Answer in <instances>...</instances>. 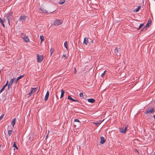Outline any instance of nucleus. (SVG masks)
Returning <instances> with one entry per match:
<instances>
[{
	"label": "nucleus",
	"instance_id": "obj_1",
	"mask_svg": "<svg viewBox=\"0 0 155 155\" xmlns=\"http://www.w3.org/2000/svg\"><path fill=\"white\" fill-rule=\"evenodd\" d=\"M12 12H10L6 14V18L7 20V23L10 25V20L13 18Z\"/></svg>",
	"mask_w": 155,
	"mask_h": 155
},
{
	"label": "nucleus",
	"instance_id": "obj_2",
	"mask_svg": "<svg viewBox=\"0 0 155 155\" xmlns=\"http://www.w3.org/2000/svg\"><path fill=\"white\" fill-rule=\"evenodd\" d=\"M63 21L61 20L56 19L54 21L53 25L54 26H58L62 23Z\"/></svg>",
	"mask_w": 155,
	"mask_h": 155
},
{
	"label": "nucleus",
	"instance_id": "obj_3",
	"mask_svg": "<svg viewBox=\"0 0 155 155\" xmlns=\"http://www.w3.org/2000/svg\"><path fill=\"white\" fill-rule=\"evenodd\" d=\"M154 111V109L153 107H152L151 108H149L146 109V110L145 111V113L146 114H153V112Z\"/></svg>",
	"mask_w": 155,
	"mask_h": 155
},
{
	"label": "nucleus",
	"instance_id": "obj_4",
	"mask_svg": "<svg viewBox=\"0 0 155 155\" xmlns=\"http://www.w3.org/2000/svg\"><path fill=\"white\" fill-rule=\"evenodd\" d=\"M43 57L42 55H39L37 54V62L39 63L41 62L43 59Z\"/></svg>",
	"mask_w": 155,
	"mask_h": 155
},
{
	"label": "nucleus",
	"instance_id": "obj_5",
	"mask_svg": "<svg viewBox=\"0 0 155 155\" xmlns=\"http://www.w3.org/2000/svg\"><path fill=\"white\" fill-rule=\"evenodd\" d=\"M27 18V17L26 15H21L20 17L19 21L22 22H23L25 21Z\"/></svg>",
	"mask_w": 155,
	"mask_h": 155
},
{
	"label": "nucleus",
	"instance_id": "obj_6",
	"mask_svg": "<svg viewBox=\"0 0 155 155\" xmlns=\"http://www.w3.org/2000/svg\"><path fill=\"white\" fill-rule=\"evenodd\" d=\"M127 127H126L125 128H119V131L121 133L124 134L125 133L127 130Z\"/></svg>",
	"mask_w": 155,
	"mask_h": 155
},
{
	"label": "nucleus",
	"instance_id": "obj_7",
	"mask_svg": "<svg viewBox=\"0 0 155 155\" xmlns=\"http://www.w3.org/2000/svg\"><path fill=\"white\" fill-rule=\"evenodd\" d=\"M37 88H31V91L28 93V95H29L28 97H29L31 96L32 94L33 93L35 92L36 90V89Z\"/></svg>",
	"mask_w": 155,
	"mask_h": 155
},
{
	"label": "nucleus",
	"instance_id": "obj_8",
	"mask_svg": "<svg viewBox=\"0 0 155 155\" xmlns=\"http://www.w3.org/2000/svg\"><path fill=\"white\" fill-rule=\"evenodd\" d=\"M38 12L41 13H48V11L44 10V8H39L38 10Z\"/></svg>",
	"mask_w": 155,
	"mask_h": 155
},
{
	"label": "nucleus",
	"instance_id": "obj_9",
	"mask_svg": "<svg viewBox=\"0 0 155 155\" xmlns=\"http://www.w3.org/2000/svg\"><path fill=\"white\" fill-rule=\"evenodd\" d=\"M22 38L26 42H29L30 41L29 39L28 36H25Z\"/></svg>",
	"mask_w": 155,
	"mask_h": 155
},
{
	"label": "nucleus",
	"instance_id": "obj_10",
	"mask_svg": "<svg viewBox=\"0 0 155 155\" xmlns=\"http://www.w3.org/2000/svg\"><path fill=\"white\" fill-rule=\"evenodd\" d=\"M49 95V92L48 91H47L46 92V94L45 96V98L44 99V100L45 101H47L48 100Z\"/></svg>",
	"mask_w": 155,
	"mask_h": 155
},
{
	"label": "nucleus",
	"instance_id": "obj_11",
	"mask_svg": "<svg viewBox=\"0 0 155 155\" xmlns=\"http://www.w3.org/2000/svg\"><path fill=\"white\" fill-rule=\"evenodd\" d=\"M119 50L118 48H116L114 50V53L116 54V55L117 56H120V54L118 53Z\"/></svg>",
	"mask_w": 155,
	"mask_h": 155
},
{
	"label": "nucleus",
	"instance_id": "obj_12",
	"mask_svg": "<svg viewBox=\"0 0 155 155\" xmlns=\"http://www.w3.org/2000/svg\"><path fill=\"white\" fill-rule=\"evenodd\" d=\"M101 141L100 143L101 144L104 143L105 142V140L104 137H100Z\"/></svg>",
	"mask_w": 155,
	"mask_h": 155
},
{
	"label": "nucleus",
	"instance_id": "obj_13",
	"mask_svg": "<svg viewBox=\"0 0 155 155\" xmlns=\"http://www.w3.org/2000/svg\"><path fill=\"white\" fill-rule=\"evenodd\" d=\"M68 99L70 100H71L72 101H74V102H79L78 101L73 99L70 96H68Z\"/></svg>",
	"mask_w": 155,
	"mask_h": 155
},
{
	"label": "nucleus",
	"instance_id": "obj_14",
	"mask_svg": "<svg viewBox=\"0 0 155 155\" xmlns=\"http://www.w3.org/2000/svg\"><path fill=\"white\" fill-rule=\"evenodd\" d=\"M87 101L91 103H94L95 102V100L93 98H89L88 99Z\"/></svg>",
	"mask_w": 155,
	"mask_h": 155
},
{
	"label": "nucleus",
	"instance_id": "obj_15",
	"mask_svg": "<svg viewBox=\"0 0 155 155\" xmlns=\"http://www.w3.org/2000/svg\"><path fill=\"white\" fill-rule=\"evenodd\" d=\"M83 43L85 45H87L88 43V38H84Z\"/></svg>",
	"mask_w": 155,
	"mask_h": 155
},
{
	"label": "nucleus",
	"instance_id": "obj_16",
	"mask_svg": "<svg viewBox=\"0 0 155 155\" xmlns=\"http://www.w3.org/2000/svg\"><path fill=\"white\" fill-rule=\"evenodd\" d=\"M151 19H150L147 22V24L146 25V26H147V27H149V26H150L151 24Z\"/></svg>",
	"mask_w": 155,
	"mask_h": 155
},
{
	"label": "nucleus",
	"instance_id": "obj_17",
	"mask_svg": "<svg viewBox=\"0 0 155 155\" xmlns=\"http://www.w3.org/2000/svg\"><path fill=\"white\" fill-rule=\"evenodd\" d=\"M16 119L15 118L13 119L12 121L11 122V124L12 125V126L13 127H14L15 124V121H16Z\"/></svg>",
	"mask_w": 155,
	"mask_h": 155
},
{
	"label": "nucleus",
	"instance_id": "obj_18",
	"mask_svg": "<svg viewBox=\"0 0 155 155\" xmlns=\"http://www.w3.org/2000/svg\"><path fill=\"white\" fill-rule=\"evenodd\" d=\"M64 93H65V91L63 89H62L61 90V94L60 98H61L63 97Z\"/></svg>",
	"mask_w": 155,
	"mask_h": 155
},
{
	"label": "nucleus",
	"instance_id": "obj_19",
	"mask_svg": "<svg viewBox=\"0 0 155 155\" xmlns=\"http://www.w3.org/2000/svg\"><path fill=\"white\" fill-rule=\"evenodd\" d=\"M138 6V7L137 9H135L134 11V12H137L140 9V7L139 6Z\"/></svg>",
	"mask_w": 155,
	"mask_h": 155
},
{
	"label": "nucleus",
	"instance_id": "obj_20",
	"mask_svg": "<svg viewBox=\"0 0 155 155\" xmlns=\"http://www.w3.org/2000/svg\"><path fill=\"white\" fill-rule=\"evenodd\" d=\"M103 121H101L99 123H97V122L94 123L95 124V125L96 126L98 127L99 125L101 124V123L103 122Z\"/></svg>",
	"mask_w": 155,
	"mask_h": 155
},
{
	"label": "nucleus",
	"instance_id": "obj_21",
	"mask_svg": "<svg viewBox=\"0 0 155 155\" xmlns=\"http://www.w3.org/2000/svg\"><path fill=\"white\" fill-rule=\"evenodd\" d=\"M147 26H146V25L144 26L143 28L141 30V31H145L147 29Z\"/></svg>",
	"mask_w": 155,
	"mask_h": 155
},
{
	"label": "nucleus",
	"instance_id": "obj_22",
	"mask_svg": "<svg viewBox=\"0 0 155 155\" xmlns=\"http://www.w3.org/2000/svg\"><path fill=\"white\" fill-rule=\"evenodd\" d=\"M54 48H51L50 49V51L51 52V56L52 55L53 53L54 52Z\"/></svg>",
	"mask_w": 155,
	"mask_h": 155
},
{
	"label": "nucleus",
	"instance_id": "obj_23",
	"mask_svg": "<svg viewBox=\"0 0 155 155\" xmlns=\"http://www.w3.org/2000/svg\"><path fill=\"white\" fill-rule=\"evenodd\" d=\"M143 25L144 24H141L140 25L139 27L137 28V30H139L143 26Z\"/></svg>",
	"mask_w": 155,
	"mask_h": 155
},
{
	"label": "nucleus",
	"instance_id": "obj_24",
	"mask_svg": "<svg viewBox=\"0 0 155 155\" xmlns=\"http://www.w3.org/2000/svg\"><path fill=\"white\" fill-rule=\"evenodd\" d=\"M40 38L41 40V43L44 40V37H43V36H40Z\"/></svg>",
	"mask_w": 155,
	"mask_h": 155
},
{
	"label": "nucleus",
	"instance_id": "obj_25",
	"mask_svg": "<svg viewBox=\"0 0 155 155\" xmlns=\"http://www.w3.org/2000/svg\"><path fill=\"white\" fill-rule=\"evenodd\" d=\"M64 46L67 49L68 43L67 41H66L64 43Z\"/></svg>",
	"mask_w": 155,
	"mask_h": 155
},
{
	"label": "nucleus",
	"instance_id": "obj_26",
	"mask_svg": "<svg viewBox=\"0 0 155 155\" xmlns=\"http://www.w3.org/2000/svg\"><path fill=\"white\" fill-rule=\"evenodd\" d=\"M14 81V78H13V79H12L11 80V81L9 83V84H10V85H12L13 82Z\"/></svg>",
	"mask_w": 155,
	"mask_h": 155
},
{
	"label": "nucleus",
	"instance_id": "obj_27",
	"mask_svg": "<svg viewBox=\"0 0 155 155\" xmlns=\"http://www.w3.org/2000/svg\"><path fill=\"white\" fill-rule=\"evenodd\" d=\"M24 76V75H20L19 77H18L17 78L19 80L20 79H21L22 78H23Z\"/></svg>",
	"mask_w": 155,
	"mask_h": 155
},
{
	"label": "nucleus",
	"instance_id": "obj_28",
	"mask_svg": "<svg viewBox=\"0 0 155 155\" xmlns=\"http://www.w3.org/2000/svg\"><path fill=\"white\" fill-rule=\"evenodd\" d=\"M12 133V130H9L8 131V134L9 136Z\"/></svg>",
	"mask_w": 155,
	"mask_h": 155
},
{
	"label": "nucleus",
	"instance_id": "obj_29",
	"mask_svg": "<svg viewBox=\"0 0 155 155\" xmlns=\"http://www.w3.org/2000/svg\"><path fill=\"white\" fill-rule=\"evenodd\" d=\"M13 146L14 147H15V148L16 149H18V148L16 144V143H15V142H14V144L13 145Z\"/></svg>",
	"mask_w": 155,
	"mask_h": 155
},
{
	"label": "nucleus",
	"instance_id": "obj_30",
	"mask_svg": "<svg viewBox=\"0 0 155 155\" xmlns=\"http://www.w3.org/2000/svg\"><path fill=\"white\" fill-rule=\"evenodd\" d=\"M65 2V0H64L63 1L61 2H59L58 3L59 4H60V5H62V4H63Z\"/></svg>",
	"mask_w": 155,
	"mask_h": 155
},
{
	"label": "nucleus",
	"instance_id": "obj_31",
	"mask_svg": "<svg viewBox=\"0 0 155 155\" xmlns=\"http://www.w3.org/2000/svg\"><path fill=\"white\" fill-rule=\"evenodd\" d=\"M3 21L4 20L3 19H2L1 18H0V22L1 24L4 23Z\"/></svg>",
	"mask_w": 155,
	"mask_h": 155
},
{
	"label": "nucleus",
	"instance_id": "obj_32",
	"mask_svg": "<svg viewBox=\"0 0 155 155\" xmlns=\"http://www.w3.org/2000/svg\"><path fill=\"white\" fill-rule=\"evenodd\" d=\"M80 96L81 97H83V94L82 93H81L79 94Z\"/></svg>",
	"mask_w": 155,
	"mask_h": 155
},
{
	"label": "nucleus",
	"instance_id": "obj_33",
	"mask_svg": "<svg viewBox=\"0 0 155 155\" xmlns=\"http://www.w3.org/2000/svg\"><path fill=\"white\" fill-rule=\"evenodd\" d=\"M74 122H79L80 123V122L79 121V120L78 119H75L74 120Z\"/></svg>",
	"mask_w": 155,
	"mask_h": 155
},
{
	"label": "nucleus",
	"instance_id": "obj_34",
	"mask_svg": "<svg viewBox=\"0 0 155 155\" xmlns=\"http://www.w3.org/2000/svg\"><path fill=\"white\" fill-rule=\"evenodd\" d=\"M106 71H104V72L101 75V76L102 77H103Z\"/></svg>",
	"mask_w": 155,
	"mask_h": 155
},
{
	"label": "nucleus",
	"instance_id": "obj_35",
	"mask_svg": "<svg viewBox=\"0 0 155 155\" xmlns=\"http://www.w3.org/2000/svg\"><path fill=\"white\" fill-rule=\"evenodd\" d=\"M4 90V89L2 87V88L0 90V94H1Z\"/></svg>",
	"mask_w": 155,
	"mask_h": 155
},
{
	"label": "nucleus",
	"instance_id": "obj_36",
	"mask_svg": "<svg viewBox=\"0 0 155 155\" xmlns=\"http://www.w3.org/2000/svg\"><path fill=\"white\" fill-rule=\"evenodd\" d=\"M4 116V114H2L0 117V120L2 118L3 116Z\"/></svg>",
	"mask_w": 155,
	"mask_h": 155
},
{
	"label": "nucleus",
	"instance_id": "obj_37",
	"mask_svg": "<svg viewBox=\"0 0 155 155\" xmlns=\"http://www.w3.org/2000/svg\"><path fill=\"white\" fill-rule=\"evenodd\" d=\"M8 81H7L6 83L4 85H5L6 87L8 85Z\"/></svg>",
	"mask_w": 155,
	"mask_h": 155
},
{
	"label": "nucleus",
	"instance_id": "obj_38",
	"mask_svg": "<svg viewBox=\"0 0 155 155\" xmlns=\"http://www.w3.org/2000/svg\"><path fill=\"white\" fill-rule=\"evenodd\" d=\"M12 85L9 84L8 85V89H9L11 87Z\"/></svg>",
	"mask_w": 155,
	"mask_h": 155
},
{
	"label": "nucleus",
	"instance_id": "obj_39",
	"mask_svg": "<svg viewBox=\"0 0 155 155\" xmlns=\"http://www.w3.org/2000/svg\"><path fill=\"white\" fill-rule=\"evenodd\" d=\"M6 19H7L4 18V19L3 20H4V21H3L4 23H6ZM7 23H8L7 22Z\"/></svg>",
	"mask_w": 155,
	"mask_h": 155
},
{
	"label": "nucleus",
	"instance_id": "obj_40",
	"mask_svg": "<svg viewBox=\"0 0 155 155\" xmlns=\"http://www.w3.org/2000/svg\"><path fill=\"white\" fill-rule=\"evenodd\" d=\"M63 56L64 57H65L66 58V59H67L68 58L67 57V56L65 55H63Z\"/></svg>",
	"mask_w": 155,
	"mask_h": 155
},
{
	"label": "nucleus",
	"instance_id": "obj_41",
	"mask_svg": "<svg viewBox=\"0 0 155 155\" xmlns=\"http://www.w3.org/2000/svg\"><path fill=\"white\" fill-rule=\"evenodd\" d=\"M1 24H2V25L3 26L4 28H5V25L4 24V23H2Z\"/></svg>",
	"mask_w": 155,
	"mask_h": 155
},
{
	"label": "nucleus",
	"instance_id": "obj_42",
	"mask_svg": "<svg viewBox=\"0 0 155 155\" xmlns=\"http://www.w3.org/2000/svg\"><path fill=\"white\" fill-rule=\"evenodd\" d=\"M19 80L17 78V79L15 80V82L16 83H17V82Z\"/></svg>",
	"mask_w": 155,
	"mask_h": 155
},
{
	"label": "nucleus",
	"instance_id": "obj_43",
	"mask_svg": "<svg viewBox=\"0 0 155 155\" xmlns=\"http://www.w3.org/2000/svg\"><path fill=\"white\" fill-rule=\"evenodd\" d=\"M90 42L91 43H93V41L92 40H91H91Z\"/></svg>",
	"mask_w": 155,
	"mask_h": 155
},
{
	"label": "nucleus",
	"instance_id": "obj_44",
	"mask_svg": "<svg viewBox=\"0 0 155 155\" xmlns=\"http://www.w3.org/2000/svg\"><path fill=\"white\" fill-rule=\"evenodd\" d=\"M6 87L5 85H4V86L2 88H3L4 89H5V88Z\"/></svg>",
	"mask_w": 155,
	"mask_h": 155
},
{
	"label": "nucleus",
	"instance_id": "obj_45",
	"mask_svg": "<svg viewBox=\"0 0 155 155\" xmlns=\"http://www.w3.org/2000/svg\"><path fill=\"white\" fill-rule=\"evenodd\" d=\"M6 87L5 85H4V86L2 88H3L4 89H5V88Z\"/></svg>",
	"mask_w": 155,
	"mask_h": 155
},
{
	"label": "nucleus",
	"instance_id": "obj_46",
	"mask_svg": "<svg viewBox=\"0 0 155 155\" xmlns=\"http://www.w3.org/2000/svg\"><path fill=\"white\" fill-rule=\"evenodd\" d=\"M74 70H75V73L76 72V70L75 68H74Z\"/></svg>",
	"mask_w": 155,
	"mask_h": 155
},
{
	"label": "nucleus",
	"instance_id": "obj_47",
	"mask_svg": "<svg viewBox=\"0 0 155 155\" xmlns=\"http://www.w3.org/2000/svg\"><path fill=\"white\" fill-rule=\"evenodd\" d=\"M153 117L155 119V114L153 115Z\"/></svg>",
	"mask_w": 155,
	"mask_h": 155
},
{
	"label": "nucleus",
	"instance_id": "obj_48",
	"mask_svg": "<svg viewBox=\"0 0 155 155\" xmlns=\"http://www.w3.org/2000/svg\"><path fill=\"white\" fill-rule=\"evenodd\" d=\"M154 103H155V99L154 100V101H153Z\"/></svg>",
	"mask_w": 155,
	"mask_h": 155
},
{
	"label": "nucleus",
	"instance_id": "obj_49",
	"mask_svg": "<svg viewBox=\"0 0 155 155\" xmlns=\"http://www.w3.org/2000/svg\"><path fill=\"white\" fill-rule=\"evenodd\" d=\"M47 137H48V135L46 136V139Z\"/></svg>",
	"mask_w": 155,
	"mask_h": 155
},
{
	"label": "nucleus",
	"instance_id": "obj_50",
	"mask_svg": "<svg viewBox=\"0 0 155 155\" xmlns=\"http://www.w3.org/2000/svg\"><path fill=\"white\" fill-rule=\"evenodd\" d=\"M56 97H58V96L57 95H56Z\"/></svg>",
	"mask_w": 155,
	"mask_h": 155
},
{
	"label": "nucleus",
	"instance_id": "obj_51",
	"mask_svg": "<svg viewBox=\"0 0 155 155\" xmlns=\"http://www.w3.org/2000/svg\"><path fill=\"white\" fill-rule=\"evenodd\" d=\"M154 111H155V109H154Z\"/></svg>",
	"mask_w": 155,
	"mask_h": 155
}]
</instances>
